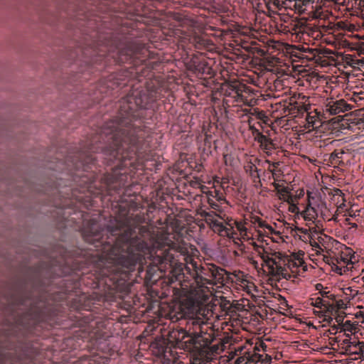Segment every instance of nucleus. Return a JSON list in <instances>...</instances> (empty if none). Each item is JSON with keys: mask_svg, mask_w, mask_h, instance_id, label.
<instances>
[{"mask_svg": "<svg viewBox=\"0 0 364 364\" xmlns=\"http://www.w3.org/2000/svg\"><path fill=\"white\" fill-rule=\"evenodd\" d=\"M85 242L102 247L104 252L94 266L95 279L102 288L104 301L124 299L130 291L131 273L138 266L136 277L147 286L155 284L161 277L176 289L178 284L172 273L159 269L156 258L169 262L170 256L179 262L178 257L188 253L183 232H193V229H80ZM187 270V269H186Z\"/></svg>", "mask_w": 364, "mask_h": 364, "instance_id": "nucleus-1", "label": "nucleus"}, {"mask_svg": "<svg viewBox=\"0 0 364 364\" xmlns=\"http://www.w3.org/2000/svg\"><path fill=\"white\" fill-rule=\"evenodd\" d=\"M159 88L151 86L134 91L120 102L117 115L92 134L80 151L97 165L100 154L103 163L115 164L105 174V187H129L135 170L143 169L149 159V129L144 125V109L160 98Z\"/></svg>", "mask_w": 364, "mask_h": 364, "instance_id": "nucleus-2", "label": "nucleus"}, {"mask_svg": "<svg viewBox=\"0 0 364 364\" xmlns=\"http://www.w3.org/2000/svg\"><path fill=\"white\" fill-rule=\"evenodd\" d=\"M93 55L87 56L90 49H85L82 53L85 58V63L87 65L90 72L95 70H100L111 64V60L117 64L127 63V68L130 77L141 80V77H151V71L157 64L156 61L147 59L150 55V51L144 43H140V40L126 39L120 42L114 47H105L103 48H91Z\"/></svg>", "mask_w": 364, "mask_h": 364, "instance_id": "nucleus-3", "label": "nucleus"}, {"mask_svg": "<svg viewBox=\"0 0 364 364\" xmlns=\"http://www.w3.org/2000/svg\"><path fill=\"white\" fill-rule=\"evenodd\" d=\"M66 169L74 174L75 177L79 178L77 182L80 186V192L84 193L85 196H77L74 191L72 192L70 198H65L60 203H54L58 208V214L61 213L63 210L64 214H71L70 210H73L75 214L77 209H80L81 206L89 208L92 206V200L90 198L91 194L99 195L107 193L112 196V192L116 193H120V188L105 187L104 184L105 175L97 181V176L94 173L97 169V166L93 162L90 161L88 158L85 156L83 153L80 150L75 156L68 155L65 159Z\"/></svg>", "mask_w": 364, "mask_h": 364, "instance_id": "nucleus-4", "label": "nucleus"}, {"mask_svg": "<svg viewBox=\"0 0 364 364\" xmlns=\"http://www.w3.org/2000/svg\"><path fill=\"white\" fill-rule=\"evenodd\" d=\"M169 262H164L160 258H156V263L159 264L161 270H166L168 264V271L173 274L176 280L178 281V285L185 293L204 292L208 289L207 285L214 286L223 284L225 280L227 272L221 267L213 264L202 265L197 262L191 263V267H187V272L190 274L191 279H185L183 264L176 261L174 257L167 258Z\"/></svg>", "mask_w": 364, "mask_h": 364, "instance_id": "nucleus-5", "label": "nucleus"}, {"mask_svg": "<svg viewBox=\"0 0 364 364\" xmlns=\"http://www.w3.org/2000/svg\"><path fill=\"white\" fill-rule=\"evenodd\" d=\"M296 233L303 234L300 238L305 242H309L316 255H320L323 260L335 268L337 273H342V268L349 263L353 264L352 250L341 244L333 237L322 233L314 232L311 229H291Z\"/></svg>", "mask_w": 364, "mask_h": 364, "instance_id": "nucleus-6", "label": "nucleus"}, {"mask_svg": "<svg viewBox=\"0 0 364 364\" xmlns=\"http://www.w3.org/2000/svg\"><path fill=\"white\" fill-rule=\"evenodd\" d=\"M28 274L25 278L17 282L14 291L8 299L9 304L11 306L12 311L16 309L26 308L22 318L16 321L17 323L23 326L29 325L31 321H37L40 317L38 306L33 300V294L29 289H34L39 283L41 272L39 269H29Z\"/></svg>", "mask_w": 364, "mask_h": 364, "instance_id": "nucleus-7", "label": "nucleus"}, {"mask_svg": "<svg viewBox=\"0 0 364 364\" xmlns=\"http://www.w3.org/2000/svg\"><path fill=\"white\" fill-rule=\"evenodd\" d=\"M210 324L198 316L186 320V331L196 349L191 355V364H210L212 361L210 345L213 341V333Z\"/></svg>", "mask_w": 364, "mask_h": 364, "instance_id": "nucleus-8", "label": "nucleus"}, {"mask_svg": "<svg viewBox=\"0 0 364 364\" xmlns=\"http://www.w3.org/2000/svg\"><path fill=\"white\" fill-rule=\"evenodd\" d=\"M256 251L267 267L269 274L273 277L287 278L289 276L287 268L295 272L298 267L304 266L301 264L300 259H291L269 247L257 246Z\"/></svg>", "mask_w": 364, "mask_h": 364, "instance_id": "nucleus-9", "label": "nucleus"}, {"mask_svg": "<svg viewBox=\"0 0 364 364\" xmlns=\"http://www.w3.org/2000/svg\"><path fill=\"white\" fill-rule=\"evenodd\" d=\"M186 40L188 41L187 46L190 48L193 47L200 53V57L194 55L191 58V67L193 71L201 77L211 75L213 70L204 58V54L205 51L210 52L214 50L215 48V44L203 34L193 33L188 36Z\"/></svg>", "mask_w": 364, "mask_h": 364, "instance_id": "nucleus-10", "label": "nucleus"}, {"mask_svg": "<svg viewBox=\"0 0 364 364\" xmlns=\"http://www.w3.org/2000/svg\"><path fill=\"white\" fill-rule=\"evenodd\" d=\"M132 199L127 201L120 196L119 199L115 204H112V210L115 220L119 226L114 228H147L142 224L145 223L146 217L141 215L136 210L133 208ZM106 228H113L107 225Z\"/></svg>", "mask_w": 364, "mask_h": 364, "instance_id": "nucleus-11", "label": "nucleus"}, {"mask_svg": "<svg viewBox=\"0 0 364 364\" xmlns=\"http://www.w3.org/2000/svg\"><path fill=\"white\" fill-rule=\"evenodd\" d=\"M315 198L308 193V205L302 210L296 205V203L289 204V210L292 213H300L304 220L306 222V225L310 228L312 224L315 225L314 228H322L323 223L321 220L318 219V214L313 206Z\"/></svg>", "mask_w": 364, "mask_h": 364, "instance_id": "nucleus-12", "label": "nucleus"}, {"mask_svg": "<svg viewBox=\"0 0 364 364\" xmlns=\"http://www.w3.org/2000/svg\"><path fill=\"white\" fill-rule=\"evenodd\" d=\"M220 237L219 242L220 245L228 246L230 243L239 245L242 234H246L250 229H237L240 232L235 231V229H213Z\"/></svg>", "mask_w": 364, "mask_h": 364, "instance_id": "nucleus-13", "label": "nucleus"}, {"mask_svg": "<svg viewBox=\"0 0 364 364\" xmlns=\"http://www.w3.org/2000/svg\"><path fill=\"white\" fill-rule=\"evenodd\" d=\"M60 260L54 261V263H58L59 266H61V263L65 264L63 269L62 270L61 274H69L71 273H76L77 271L83 269V265L82 259L80 258H75L73 261L70 262L67 258L66 252L64 249H60Z\"/></svg>", "mask_w": 364, "mask_h": 364, "instance_id": "nucleus-14", "label": "nucleus"}, {"mask_svg": "<svg viewBox=\"0 0 364 364\" xmlns=\"http://www.w3.org/2000/svg\"><path fill=\"white\" fill-rule=\"evenodd\" d=\"M203 193L206 194L207 201L211 208L221 211V208L223 205H228L224 193L220 190L213 189Z\"/></svg>", "mask_w": 364, "mask_h": 364, "instance_id": "nucleus-15", "label": "nucleus"}, {"mask_svg": "<svg viewBox=\"0 0 364 364\" xmlns=\"http://www.w3.org/2000/svg\"><path fill=\"white\" fill-rule=\"evenodd\" d=\"M353 106L348 104L344 100H333L331 99L325 105V111L331 115H336L351 110Z\"/></svg>", "mask_w": 364, "mask_h": 364, "instance_id": "nucleus-16", "label": "nucleus"}, {"mask_svg": "<svg viewBox=\"0 0 364 364\" xmlns=\"http://www.w3.org/2000/svg\"><path fill=\"white\" fill-rule=\"evenodd\" d=\"M83 318L82 323L80 324L82 331L87 333L90 338L99 336L100 328L102 326V323L96 319L90 318L88 316H83Z\"/></svg>", "mask_w": 364, "mask_h": 364, "instance_id": "nucleus-17", "label": "nucleus"}, {"mask_svg": "<svg viewBox=\"0 0 364 364\" xmlns=\"http://www.w3.org/2000/svg\"><path fill=\"white\" fill-rule=\"evenodd\" d=\"M245 85L238 83H232L228 85L225 91V96L230 97L234 99L236 102H245V97L243 95V90Z\"/></svg>", "mask_w": 364, "mask_h": 364, "instance_id": "nucleus-18", "label": "nucleus"}, {"mask_svg": "<svg viewBox=\"0 0 364 364\" xmlns=\"http://www.w3.org/2000/svg\"><path fill=\"white\" fill-rule=\"evenodd\" d=\"M348 154L344 149H335L328 156V161L331 166L333 167H338L339 166L345 165V155Z\"/></svg>", "mask_w": 364, "mask_h": 364, "instance_id": "nucleus-19", "label": "nucleus"}, {"mask_svg": "<svg viewBox=\"0 0 364 364\" xmlns=\"http://www.w3.org/2000/svg\"><path fill=\"white\" fill-rule=\"evenodd\" d=\"M257 132L255 136V140L259 144L262 149L264 150L268 155L272 154V151L275 149V144L272 140L268 136L264 135L262 133Z\"/></svg>", "mask_w": 364, "mask_h": 364, "instance_id": "nucleus-20", "label": "nucleus"}, {"mask_svg": "<svg viewBox=\"0 0 364 364\" xmlns=\"http://www.w3.org/2000/svg\"><path fill=\"white\" fill-rule=\"evenodd\" d=\"M349 345L347 347H343L345 348L347 354H355L360 355L363 353L364 350V343L360 342L355 338L349 342Z\"/></svg>", "mask_w": 364, "mask_h": 364, "instance_id": "nucleus-21", "label": "nucleus"}, {"mask_svg": "<svg viewBox=\"0 0 364 364\" xmlns=\"http://www.w3.org/2000/svg\"><path fill=\"white\" fill-rule=\"evenodd\" d=\"M334 301L328 304V313L333 315V313L336 314L338 311L347 308V304L342 299L336 300L335 298L333 299Z\"/></svg>", "mask_w": 364, "mask_h": 364, "instance_id": "nucleus-22", "label": "nucleus"}, {"mask_svg": "<svg viewBox=\"0 0 364 364\" xmlns=\"http://www.w3.org/2000/svg\"><path fill=\"white\" fill-rule=\"evenodd\" d=\"M247 173L252 178L254 183L259 181V173L258 168L251 161H248L245 166Z\"/></svg>", "mask_w": 364, "mask_h": 364, "instance_id": "nucleus-23", "label": "nucleus"}, {"mask_svg": "<svg viewBox=\"0 0 364 364\" xmlns=\"http://www.w3.org/2000/svg\"><path fill=\"white\" fill-rule=\"evenodd\" d=\"M271 231L270 239L272 242L276 243H280L286 242L284 236L282 235L279 231H276L275 229H269Z\"/></svg>", "mask_w": 364, "mask_h": 364, "instance_id": "nucleus-24", "label": "nucleus"}, {"mask_svg": "<svg viewBox=\"0 0 364 364\" xmlns=\"http://www.w3.org/2000/svg\"><path fill=\"white\" fill-rule=\"evenodd\" d=\"M282 191L284 192L282 194L283 198L289 203V205L297 202L296 196H294L291 193L289 192L286 188H284Z\"/></svg>", "mask_w": 364, "mask_h": 364, "instance_id": "nucleus-25", "label": "nucleus"}, {"mask_svg": "<svg viewBox=\"0 0 364 364\" xmlns=\"http://www.w3.org/2000/svg\"><path fill=\"white\" fill-rule=\"evenodd\" d=\"M308 5L307 0H296L295 11L299 14H302L305 11V6Z\"/></svg>", "mask_w": 364, "mask_h": 364, "instance_id": "nucleus-26", "label": "nucleus"}, {"mask_svg": "<svg viewBox=\"0 0 364 364\" xmlns=\"http://www.w3.org/2000/svg\"><path fill=\"white\" fill-rule=\"evenodd\" d=\"M106 88H111V89H114L112 85H107L106 86ZM105 87H102L100 90H99L98 91H96L95 92V93L93 94V96L92 97V100H94L95 102H100L102 98H103V96H101V97H99L98 96V92L100 94H102V93H106L107 92V90H105Z\"/></svg>", "mask_w": 364, "mask_h": 364, "instance_id": "nucleus-27", "label": "nucleus"}, {"mask_svg": "<svg viewBox=\"0 0 364 364\" xmlns=\"http://www.w3.org/2000/svg\"><path fill=\"white\" fill-rule=\"evenodd\" d=\"M328 304H330L328 301H324L323 299L318 297L316 299L314 306L319 309H322L323 307L328 312Z\"/></svg>", "mask_w": 364, "mask_h": 364, "instance_id": "nucleus-28", "label": "nucleus"}, {"mask_svg": "<svg viewBox=\"0 0 364 364\" xmlns=\"http://www.w3.org/2000/svg\"><path fill=\"white\" fill-rule=\"evenodd\" d=\"M304 251L299 250L297 252L291 253L290 255H287V257H289L291 259H300L301 264L304 265Z\"/></svg>", "mask_w": 364, "mask_h": 364, "instance_id": "nucleus-29", "label": "nucleus"}, {"mask_svg": "<svg viewBox=\"0 0 364 364\" xmlns=\"http://www.w3.org/2000/svg\"><path fill=\"white\" fill-rule=\"evenodd\" d=\"M316 117H317L316 114L314 116H311L310 114H308V115H307V118H306L307 122L309 124H311V127L313 128L317 127L316 122H319L318 121H317Z\"/></svg>", "mask_w": 364, "mask_h": 364, "instance_id": "nucleus-30", "label": "nucleus"}, {"mask_svg": "<svg viewBox=\"0 0 364 364\" xmlns=\"http://www.w3.org/2000/svg\"><path fill=\"white\" fill-rule=\"evenodd\" d=\"M167 353H171V350H168V348L167 347L164 346H160V348H159V349L158 350V355H159V357H161L163 358H166V357L167 356L166 355Z\"/></svg>", "mask_w": 364, "mask_h": 364, "instance_id": "nucleus-31", "label": "nucleus"}, {"mask_svg": "<svg viewBox=\"0 0 364 364\" xmlns=\"http://www.w3.org/2000/svg\"><path fill=\"white\" fill-rule=\"evenodd\" d=\"M343 314L344 313H343V312L338 311L336 314L333 313V314L332 316H336V322L340 324V323H342L343 322L344 317H345ZM331 315L330 314L329 317L331 318Z\"/></svg>", "mask_w": 364, "mask_h": 364, "instance_id": "nucleus-32", "label": "nucleus"}, {"mask_svg": "<svg viewBox=\"0 0 364 364\" xmlns=\"http://www.w3.org/2000/svg\"><path fill=\"white\" fill-rule=\"evenodd\" d=\"M178 314H179V316L178 315H176V314L175 312L170 311V312H168L165 316L166 317H168V318H170L171 320H174V319L178 320L180 318H182L183 316V314L182 313H180Z\"/></svg>", "mask_w": 364, "mask_h": 364, "instance_id": "nucleus-33", "label": "nucleus"}, {"mask_svg": "<svg viewBox=\"0 0 364 364\" xmlns=\"http://www.w3.org/2000/svg\"><path fill=\"white\" fill-rule=\"evenodd\" d=\"M296 105L295 106V107H296L298 109L299 112H301V111L308 112V109L309 108V105H306L304 102H301V104L296 102Z\"/></svg>", "mask_w": 364, "mask_h": 364, "instance_id": "nucleus-34", "label": "nucleus"}, {"mask_svg": "<svg viewBox=\"0 0 364 364\" xmlns=\"http://www.w3.org/2000/svg\"><path fill=\"white\" fill-rule=\"evenodd\" d=\"M352 100H353V102H355V103H359L360 102L364 100V97L357 95H355Z\"/></svg>", "mask_w": 364, "mask_h": 364, "instance_id": "nucleus-35", "label": "nucleus"}, {"mask_svg": "<svg viewBox=\"0 0 364 364\" xmlns=\"http://www.w3.org/2000/svg\"><path fill=\"white\" fill-rule=\"evenodd\" d=\"M352 339L350 337L345 338L342 341V345H343V347H347L350 343L349 342H351Z\"/></svg>", "mask_w": 364, "mask_h": 364, "instance_id": "nucleus-36", "label": "nucleus"}, {"mask_svg": "<svg viewBox=\"0 0 364 364\" xmlns=\"http://www.w3.org/2000/svg\"><path fill=\"white\" fill-rule=\"evenodd\" d=\"M295 2L296 0H286L285 2H284V4L287 5L288 6H291V4L293 3L292 6L295 9Z\"/></svg>", "mask_w": 364, "mask_h": 364, "instance_id": "nucleus-37", "label": "nucleus"}, {"mask_svg": "<svg viewBox=\"0 0 364 364\" xmlns=\"http://www.w3.org/2000/svg\"><path fill=\"white\" fill-rule=\"evenodd\" d=\"M329 294V292H327V291H323V292H321V296H323V297H327V298H329L331 299H333L335 296L333 294H330L329 296L328 295Z\"/></svg>", "mask_w": 364, "mask_h": 364, "instance_id": "nucleus-38", "label": "nucleus"}, {"mask_svg": "<svg viewBox=\"0 0 364 364\" xmlns=\"http://www.w3.org/2000/svg\"><path fill=\"white\" fill-rule=\"evenodd\" d=\"M358 50L360 53L364 54V42L359 45Z\"/></svg>", "mask_w": 364, "mask_h": 364, "instance_id": "nucleus-39", "label": "nucleus"}, {"mask_svg": "<svg viewBox=\"0 0 364 364\" xmlns=\"http://www.w3.org/2000/svg\"><path fill=\"white\" fill-rule=\"evenodd\" d=\"M304 190H301L299 193L298 195H296L297 196V200L299 199L301 197L304 196Z\"/></svg>", "mask_w": 364, "mask_h": 364, "instance_id": "nucleus-40", "label": "nucleus"}, {"mask_svg": "<svg viewBox=\"0 0 364 364\" xmlns=\"http://www.w3.org/2000/svg\"><path fill=\"white\" fill-rule=\"evenodd\" d=\"M259 228H272L270 225H263L262 223H259Z\"/></svg>", "mask_w": 364, "mask_h": 364, "instance_id": "nucleus-41", "label": "nucleus"}, {"mask_svg": "<svg viewBox=\"0 0 364 364\" xmlns=\"http://www.w3.org/2000/svg\"><path fill=\"white\" fill-rule=\"evenodd\" d=\"M332 0H321L320 4L325 5L326 2H331Z\"/></svg>", "mask_w": 364, "mask_h": 364, "instance_id": "nucleus-42", "label": "nucleus"}, {"mask_svg": "<svg viewBox=\"0 0 364 364\" xmlns=\"http://www.w3.org/2000/svg\"><path fill=\"white\" fill-rule=\"evenodd\" d=\"M302 99V100H304L306 98V96L304 95H299V99Z\"/></svg>", "mask_w": 364, "mask_h": 364, "instance_id": "nucleus-43", "label": "nucleus"}, {"mask_svg": "<svg viewBox=\"0 0 364 364\" xmlns=\"http://www.w3.org/2000/svg\"><path fill=\"white\" fill-rule=\"evenodd\" d=\"M86 307H87L86 305H85V306H77V309H86Z\"/></svg>", "mask_w": 364, "mask_h": 364, "instance_id": "nucleus-44", "label": "nucleus"}, {"mask_svg": "<svg viewBox=\"0 0 364 364\" xmlns=\"http://www.w3.org/2000/svg\"><path fill=\"white\" fill-rule=\"evenodd\" d=\"M320 287H322V285H321V284H318L316 285V289H320Z\"/></svg>", "mask_w": 364, "mask_h": 364, "instance_id": "nucleus-45", "label": "nucleus"}, {"mask_svg": "<svg viewBox=\"0 0 364 364\" xmlns=\"http://www.w3.org/2000/svg\"><path fill=\"white\" fill-rule=\"evenodd\" d=\"M339 1L340 0H332L331 2H334V3H336V4H339Z\"/></svg>", "mask_w": 364, "mask_h": 364, "instance_id": "nucleus-46", "label": "nucleus"}, {"mask_svg": "<svg viewBox=\"0 0 364 364\" xmlns=\"http://www.w3.org/2000/svg\"><path fill=\"white\" fill-rule=\"evenodd\" d=\"M352 228H357V225L356 224H353L352 226H351Z\"/></svg>", "mask_w": 364, "mask_h": 364, "instance_id": "nucleus-47", "label": "nucleus"}, {"mask_svg": "<svg viewBox=\"0 0 364 364\" xmlns=\"http://www.w3.org/2000/svg\"><path fill=\"white\" fill-rule=\"evenodd\" d=\"M360 313L361 316L364 318V311L363 312L360 311Z\"/></svg>", "mask_w": 364, "mask_h": 364, "instance_id": "nucleus-48", "label": "nucleus"}, {"mask_svg": "<svg viewBox=\"0 0 364 364\" xmlns=\"http://www.w3.org/2000/svg\"><path fill=\"white\" fill-rule=\"evenodd\" d=\"M363 277H362V279L363 280V282H364V271H363Z\"/></svg>", "mask_w": 364, "mask_h": 364, "instance_id": "nucleus-49", "label": "nucleus"}, {"mask_svg": "<svg viewBox=\"0 0 364 364\" xmlns=\"http://www.w3.org/2000/svg\"><path fill=\"white\" fill-rule=\"evenodd\" d=\"M218 228H225V227L224 225H220Z\"/></svg>", "mask_w": 364, "mask_h": 364, "instance_id": "nucleus-50", "label": "nucleus"}, {"mask_svg": "<svg viewBox=\"0 0 364 364\" xmlns=\"http://www.w3.org/2000/svg\"><path fill=\"white\" fill-rule=\"evenodd\" d=\"M303 269H304V271H306V266H304Z\"/></svg>", "mask_w": 364, "mask_h": 364, "instance_id": "nucleus-51", "label": "nucleus"}, {"mask_svg": "<svg viewBox=\"0 0 364 364\" xmlns=\"http://www.w3.org/2000/svg\"><path fill=\"white\" fill-rule=\"evenodd\" d=\"M278 4H279V1H277V3L274 2V5L278 6Z\"/></svg>", "mask_w": 364, "mask_h": 364, "instance_id": "nucleus-52", "label": "nucleus"}, {"mask_svg": "<svg viewBox=\"0 0 364 364\" xmlns=\"http://www.w3.org/2000/svg\"><path fill=\"white\" fill-rule=\"evenodd\" d=\"M346 324H350V321H347L346 322Z\"/></svg>", "mask_w": 364, "mask_h": 364, "instance_id": "nucleus-53", "label": "nucleus"}, {"mask_svg": "<svg viewBox=\"0 0 364 364\" xmlns=\"http://www.w3.org/2000/svg\"><path fill=\"white\" fill-rule=\"evenodd\" d=\"M208 188L206 186H203L202 189Z\"/></svg>", "mask_w": 364, "mask_h": 364, "instance_id": "nucleus-54", "label": "nucleus"}]
</instances>
